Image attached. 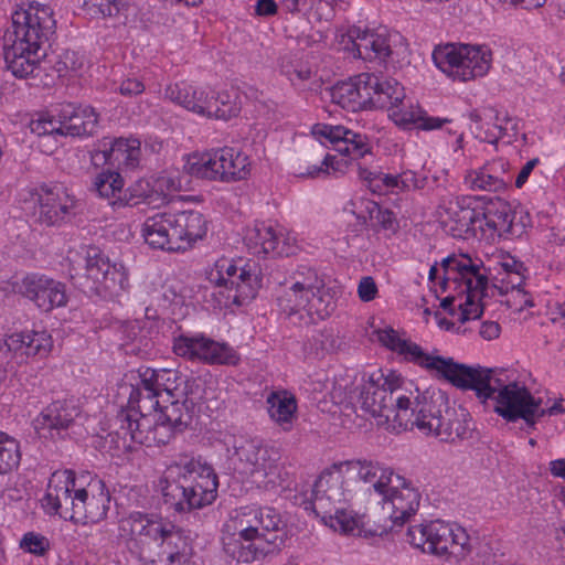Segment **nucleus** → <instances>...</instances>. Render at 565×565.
<instances>
[{"mask_svg": "<svg viewBox=\"0 0 565 565\" xmlns=\"http://www.w3.org/2000/svg\"><path fill=\"white\" fill-rule=\"evenodd\" d=\"M508 163L495 160L481 168L470 170L465 175V184L472 191L499 192L507 188L510 179H505Z\"/></svg>", "mask_w": 565, "mask_h": 565, "instance_id": "nucleus-36", "label": "nucleus"}, {"mask_svg": "<svg viewBox=\"0 0 565 565\" xmlns=\"http://www.w3.org/2000/svg\"><path fill=\"white\" fill-rule=\"evenodd\" d=\"M382 498L386 504H391L390 519L393 525L397 526L407 522L417 512L420 503L418 490L399 475H396L388 486L387 495Z\"/></svg>", "mask_w": 565, "mask_h": 565, "instance_id": "nucleus-28", "label": "nucleus"}, {"mask_svg": "<svg viewBox=\"0 0 565 565\" xmlns=\"http://www.w3.org/2000/svg\"><path fill=\"white\" fill-rule=\"evenodd\" d=\"M348 162L345 159L338 160L334 156L326 154L323 156V159L321 161V164H313L312 167H309L306 172H300L299 177H307V178H317L320 174H330L331 170L335 172H344V168H347Z\"/></svg>", "mask_w": 565, "mask_h": 565, "instance_id": "nucleus-51", "label": "nucleus"}, {"mask_svg": "<svg viewBox=\"0 0 565 565\" xmlns=\"http://www.w3.org/2000/svg\"><path fill=\"white\" fill-rule=\"evenodd\" d=\"M141 232L150 247L179 252L205 236L207 221L195 210L164 211L147 217Z\"/></svg>", "mask_w": 565, "mask_h": 565, "instance_id": "nucleus-7", "label": "nucleus"}, {"mask_svg": "<svg viewBox=\"0 0 565 565\" xmlns=\"http://www.w3.org/2000/svg\"><path fill=\"white\" fill-rule=\"evenodd\" d=\"M139 156L140 142L137 139L107 137L99 142L93 159L111 166L122 164L127 168H135L139 162Z\"/></svg>", "mask_w": 565, "mask_h": 565, "instance_id": "nucleus-32", "label": "nucleus"}, {"mask_svg": "<svg viewBox=\"0 0 565 565\" xmlns=\"http://www.w3.org/2000/svg\"><path fill=\"white\" fill-rule=\"evenodd\" d=\"M408 380L391 372L384 376L373 373L360 387L358 403L363 412L371 415L379 426L391 431L394 415L399 414L398 396L405 395Z\"/></svg>", "mask_w": 565, "mask_h": 565, "instance_id": "nucleus-10", "label": "nucleus"}, {"mask_svg": "<svg viewBox=\"0 0 565 565\" xmlns=\"http://www.w3.org/2000/svg\"><path fill=\"white\" fill-rule=\"evenodd\" d=\"M550 471L554 477L565 478V458L552 460Z\"/></svg>", "mask_w": 565, "mask_h": 565, "instance_id": "nucleus-64", "label": "nucleus"}, {"mask_svg": "<svg viewBox=\"0 0 565 565\" xmlns=\"http://www.w3.org/2000/svg\"><path fill=\"white\" fill-rule=\"evenodd\" d=\"M235 455L238 458V470L247 476L265 478L275 467L278 452L257 439H244L234 444Z\"/></svg>", "mask_w": 565, "mask_h": 565, "instance_id": "nucleus-26", "label": "nucleus"}, {"mask_svg": "<svg viewBox=\"0 0 565 565\" xmlns=\"http://www.w3.org/2000/svg\"><path fill=\"white\" fill-rule=\"evenodd\" d=\"M502 6L513 9L533 10L544 6L546 0H495Z\"/></svg>", "mask_w": 565, "mask_h": 565, "instance_id": "nucleus-59", "label": "nucleus"}, {"mask_svg": "<svg viewBox=\"0 0 565 565\" xmlns=\"http://www.w3.org/2000/svg\"><path fill=\"white\" fill-rule=\"evenodd\" d=\"M86 278L89 289L116 295L128 286V276L122 264H111L96 246H88L85 254Z\"/></svg>", "mask_w": 565, "mask_h": 565, "instance_id": "nucleus-17", "label": "nucleus"}, {"mask_svg": "<svg viewBox=\"0 0 565 565\" xmlns=\"http://www.w3.org/2000/svg\"><path fill=\"white\" fill-rule=\"evenodd\" d=\"M36 201L34 215L43 225L58 226L68 222L75 214V200L62 186H41Z\"/></svg>", "mask_w": 565, "mask_h": 565, "instance_id": "nucleus-22", "label": "nucleus"}, {"mask_svg": "<svg viewBox=\"0 0 565 565\" xmlns=\"http://www.w3.org/2000/svg\"><path fill=\"white\" fill-rule=\"evenodd\" d=\"M79 413V407L74 401H55L40 413L34 419L33 425L40 435H44V430L50 433L56 430L60 433L61 430L67 429Z\"/></svg>", "mask_w": 565, "mask_h": 565, "instance_id": "nucleus-33", "label": "nucleus"}, {"mask_svg": "<svg viewBox=\"0 0 565 565\" xmlns=\"http://www.w3.org/2000/svg\"><path fill=\"white\" fill-rule=\"evenodd\" d=\"M157 546L151 548L152 556L143 563L164 565H183L189 561V544L180 531L173 527L162 526L160 539L156 540Z\"/></svg>", "mask_w": 565, "mask_h": 565, "instance_id": "nucleus-30", "label": "nucleus"}, {"mask_svg": "<svg viewBox=\"0 0 565 565\" xmlns=\"http://www.w3.org/2000/svg\"><path fill=\"white\" fill-rule=\"evenodd\" d=\"M18 291L45 312L55 307H63L67 302L64 284L45 275L31 274L25 276L19 285Z\"/></svg>", "mask_w": 565, "mask_h": 565, "instance_id": "nucleus-25", "label": "nucleus"}, {"mask_svg": "<svg viewBox=\"0 0 565 565\" xmlns=\"http://www.w3.org/2000/svg\"><path fill=\"white\" fill-rule=\"evenodd\" d=\"M440 218L444 230L455 238L476 236L480 228L479 210L471 206L470 198H456L440 205Z\"/></svg>", "mask_w": 565, "mask_h": 565, "instance_id": "nucleus-21", "label": "nucleus"}, {"mask_svg": "<svg viewBox=\"0 0 565 565\" xmlns=\"http://www.w3.org/2000/svg\"><path fill=\"white\" fill-rule=\"evenodd\" d=\"M162 526L148 514L134 512L119 521V535L129 552L145 562L152 556L151 548L157 546L156 540L160 539Z\"/></svg>", "mask_w": 565, "mask_h": 565, "instance_id": "nucleus-16", "label": "nucleus"}, {"mask_svg": "<svg viewBox=\"0 0 565 565\" xmlns=\"http://www.w3.org/2000/svg\"><path fill=\"white\" fill-rule=\"evenodd\" d=\"M196 414V401L193 394L162 401L150 435L145 434L147 447L168 444L175 435L188 428Z\"/></svg>", "mask_w": 565, "mask_h": 565, "instance_id": "nucleus-15", "label": "nucleus"}, {"mask_svg": "<svg viewBox=\"0 0 565 565\" xmlns=\"http://www.w3.org/2000/svg\"><path fill=\"white\" fill-rule=\"evenodd\" d=\"M267 404L271 419L282 426L285 430H289L297 411L295 396L287 391L273 392L267 397Z\"/></svg>", "mask_w": 565, "mask_h": 565, "instance_id": "nucleus-44", "label": "nucleus"}, {"mask_svg": "<svg viewBox=\"0 0 565 565\" xmlns=\"http://www.w3.org/2000/svg\"><path fill=\"white\" fill-rule=\"evenodd\" d=\"M77 489L75 473L72 470L54 472L44 497L45 507L61 518L72 521V513L76 511L75 490Z\"/></svg>", "mask_w": 565, "mask_h": 565, "instance_id": "nucleus-27", "label": "nucleus"}, {"mask_svg": "<svg viewBox=\"0 0 565 565\" xmlns=\"http://www.w3.org/2000/svg\"><path fill=\"white\" fill-rule=\"evenodd\" d=\"M433 60L454 81L467 82L489 72L492 52L484 45L447 43L435 47Z\"/></svg>", "mask_w": 565, "mask_h": 565, "instance_id": "nucleus-12", "label": "nucleus"}, {"mask_svg": "<svg viewBox=\"0 0 565 565\" xmlns=\"http://www.w3.org/2000/svg\"><path fill=\"white\" fill-rule=\"evenodd\" d=\"M255 12L260 17H270L277 12V4L274 0H257Z\"/></svg>", "mask_w": 565, "mask_h": 565, "instance_id": "nucleus-62", "label": "nucleus"}, {"mask_svg": "<svg viewBox=\"0 0 565 565\" xmlns=\"http://www.w3.org/2000/svg\"><path fill=\"white\" fill-rule=\"evenodd\" d=\"M220 268L216 282L220 288L218 294L225 299V306H242L255 298L260 287V279L249 266L237 267L234 264H227L225 273L222 270L224 265Z\"/></svg>", "mask_w": 565, "mask_h": 565, "instance_id": "nucleus-18", "label": "nucleus"}, {"mask_svg": "<svg viewBox=\"0 0 565 565\" xmlns=\"http://www.w3.org/2000/svg\"><path fill=\"white\" fill-rule=\"evenodd\" d=\"M395 476L391 468L377 461L358 459L335 462L321 472L310 495H303L299 505L315 513L334 532L360 536L366 533L362 519L343 504L363 490L373 489L379 495L386 497Z\"/></svg>", "mask_w": 565, "mask_h": 565, "instance_id": "nucleus-1", "label": "nucleus"}, {"mask_svg": "<svg viewBox=\"0 0 565 565\" xmlns=\"http://www.w3.org/2000/svg\"><path fill=\"white\" fill-rule=\"evenodd\" d=\"M405 384L407 388L402 390L406 394L398 396L399 414L394 415L391 431L399 434L416 427L425 434L435 435L436 425L441 423L444 409L448 407V399L441 392H420L413 381L408 380Z\"/></svg>", "mask_w": 565, "mask_h": 565, "instance_id": "nucleus-8", "label": "nucleus"}, {"mask_svg": "<svg viewBox=\"0 0 565 565\" xmlns=\"http://www.w3.org/2000/svg\"><path fill=\"white\" fill-rule=\"evenodd\" d=\"M124 180L116 171L104 170L99 172L94 181L93 189L100 198L111 200L113 207L125 206L126 201L121 198Z\"/></svg>", "mask_w": 565, "mask_h": 565, "instance_id": "nucleus-45", "label": "nucleus"}, {"mask_svg": "<svg viewBox=\"0 0 565 565\" xmlns=\"http://www.w3.org/2000/svg\"><path fill=\"white\" fill-rule=\"evenodd\" d=\"M279 68L281 74L296 84L310 78L311 71L306 63L296 53H285L279 57Z\"/></svg>", "mask_w": 565, "mask_h": 565, "instance_id": "nucleus-46", "label": "nucleus"}, {"mask_svg": "<svg viewBox=\"0 0 565 565\" xmlns=\"http://www.w3.org/2000/svg\"><path fill=\"white\" fill-rule=\"evenodd\" d=\"M441 362L439 376L461 390H472L477 397L484 403L495 401L494 412L508 422L524 419L526 425L534 428V415L540 412V398H535L525 386L518 383L504 384L493 375V371L481 366H468L457 363L452 358Z\"/></svg>", "mask_w": 565, "mask_h": 565, "instance_id": "nucleus-2", "label": "nucleus"}, {"mask_svg": "<svg viewBox=\"0 0 565 565\" xmlns=\"http://www.w3.org/2000/svg\"><path fill=\"white\" fill-rule=\"evenodd\" d=\"M397 180L398 190L411 191L424 189L427 185L428 178L423 171L416 172L406 169L397 174Z\"/></svg>", "mask_w": 565, "mask_h": 565, "instance_id": "nucleus-52", "label": "nucleus"}, {"mask_svg": "<svg viewBox=\"0 0 565 565\" xmlns=\"http://www.w3.org/2000/svg\"><path fill=\"white\" fill-rule=\"evenodd\" d=\"M25 332L13 333L4 340V345L8 351L23 358L25 356Z\"/></svg>", "mask_w": 565, "mask_h": 565, "instance_id": "nucleus-57", "label": "nucleus"}, {"mask_svg": "<svg viewBox=\"0 0 565 565\" xmlns=\"http://www.w3.org/2000/svg\"><path fill=\"white\" fill-rule=\"evenodd\" d=\"M480 230L483 225L497 233L499 236L509 237L510 226L512 222V207L501 199L490 202L483 211L479 210Z\"/></svg>", "mask_w": 565, "mask_h": 565, "instance_id": "nucleus-41", "label": "nucleus"}, {"mask_svg": "<svg viewBox=\"0 0 565 565\" xmlns=\"http://www.w3.org/2000/svg\"><path fill=\"white\" fill-rule=\"evenodd\" d=\"M366 81L370 83L367 89L371 100L367 109L380 108L390 110L397 103H402L406 95L404 87L394 78L366 73Z\"/></svg>", "mask_w": 565, "mask_h": 565, "instance_id": "nucleus-35", "label": "nucleus"}, {"mask_svg": "<svg viewBox=\"0 0 565 565\" xmlns=\"http://www.w3.org/2000/svg\"><path fill=\"white\" fill-rule=\"evenodd\" d=\"M247 156L224 147L202 154L189 156L184 170L192 177L222 182L243 180L248 174Z\"/></svg>", "mask_w": 565, "mask_h": 565, "instance_id": "nucleus-13", "label": "nucleus"}, {"mask_svg": "<svg viewBox=\"0 0 565 565\" xmlns=\"http://www.w3.org/2000/svg\"><path fill=\"white\" fill-rule=\"evenodd\" d=\"M21 460L19 443L8 434L0 431V475L17 468Z\"/></svg>", "mask_w": 565, "mask_h": 565, "instance_id": "nucleus-47", "label": "nucleus"}, {"mask_svg": "<svg viewBox=\"0 0 565 565\" xmlns=\"http://www.w3.org/2000/svg\"><path fill=\"white\" fill-rule=\"evenodd\" d=\"M512 222L510 226L509 237H521L526 228L531 226V216L524 210L512 209Z\"/></svg>", "mask_w": 565, "mask_h": 565, "instance_id": "nucleus-54", "label": "nucleus"}, {"mask_svg": "<svg viewBox=\"0 0 565 565\" xmlns=\"http://www.w3.org/2000/svg\"><path fill=\"white\" fill-rule=\"evenodd\" d=\"M30 129L38 136H62V125L60 122V118L55 115V107L45 114H40L36 119H32L30 122Z\"/></svg>", "mask_w": 565, "mask_h": 565, "instance_id": "nucleus-48", "label": "nucleus"}, {"mask_svg": "<svg viewBox=\"0 0 565 565\" xmlns=\"http://www.w3.org/2000/svg\"><path fill=\"white\" fill-rule=\"evenodd\" d=\"M209 107V118L228 120L236 117L242 108L238 90L235 88L217 93L211 90Z\"/></svg>", "mask_w": 565, "mask_h": 565, "instance_id": "nucleus-42", "label": "nucleus"}, {"mask_svg": "<svg viewBox=\"0 0 565 565\" xmlns=\"http://www.w3.org/2000/svg\"><path fill=\"white\" fill-rule=\"evenodd\" d=\"M177 355L190 360H200L210 364H237L239 358L227 344L215 342L204 337L180 335L173 341Z\"/></svg>", "mask_w": 565, "mask_h": 565, "instance_id": "nucleus-20", "label": "nucleus"}, {"mask_svg": "<svg viewBox=\"0 0 565 565\" xmlns=\"http://www.w3.org/2000/svg\"><path fill=\"white\" fill-rule=\"evenodd\" d=\"M366 73H361L348 82H341L331 89L332 102L350 111L367 109L371 100L367 89L371 87L366 81Z\"/></svg>", "mask_w": 565, "mask_h": 565, "instance_id": "nucleus-34", "label": "nucleus"}, {"mask_svg": "<svg viewBox=\"0 0 565 565\" xmlns=\"http://www.w3.org/2000/svg\"><path fill=\"white\" fill-rule=\"evenodd\" d=\"M390 118L399 127L409 129L417 128L420 130L429 131L441 128L446 124H450L448 118H439L428 116L427 111L419 106L406 104L405 99L397 103L388 110Z\"/></svg>", "mask_w": 565, "mask_h": 565, "instance_id": "nucleus-37", "label": "nucleus"}, {"mask_svg": "<svg viewBox=\"0 0 565 565\" xmlns=\"http://www.w3.org/2000/svg\"><path fill=\"white\" fill-rule=\"evenodd\" d=\"M312 135L319 141L311 147V152L315 154H322L323 140L329 141L338 152L353 160L361 159L371 152L369 138L365 135L354 132L343 126L317 124L312 127Z\"/></svg>", "mask_w": 565, "mask_h": 565, "instance_id": "nucleus-19", "label": "nucleus"}, {"mask_svg": "<svg viewBox=\"0 0 565 565\" xmlns=\"http://www.w3.org/2000/svg\"><path fill=\"white\" fill-rule=\"evenodd\" d=\"M25 358L45 356L52 348V339L46 332H25Z\"/></svg>", "mask_w": 565, "mask_h": 565, "instance_id": "nucleus-49", "label": "nucleus"}, {"mask_svg": "<svg viewBox=\"0 0 565 565\" xmlns=\"http://www.w3.org/2000/svg\"><path fill=\"white\" fill-rule=\"evenodd\" d=\"M278 300L288 315L305 310L311 321L326 319L335 308L323 279L310 268L298 271L291 287Z\"/></svg>", "mask_w": 565, "mask_h": 565, "instance_id": "nucleus-11", "label": "nucleus"}, {"mask_svg": "<svg viewBox=\"0 0 565 565\" xmlns=\"http://www.w3.org/2000/svg\"><path fill=\"white\" fill-rule=\"evenodd\" d=\"M55 30L56 21L49 6L31 2L28 8L17 9L3 36L7 68L19 78L33 76Z\"/></svg>", "mask_w": 565, "mask_h": 565, "instance_id": "nucleus-3", "label": "nucleus"}, {"mask_svg": "<svg viewBox=\"0 0 565 565\" xmlns=\"http://www.w3.org/2000/svg\"><path fill=\"white\" fill-rule=\"evenodd\" d=\"M217 476L202 459L182 456L159 480L163 503L177 512H190L214 502Z\"/></svg>", "mask_w": 565, "mask_h": 565, "instance_id": "nucleus-6", "label": "nucleus"}, {"mask_svg": "<svg viewBox=\"0 0 565 565\" xmlns=\"http://www.w3.org/2000/svg\"><path fill=\"white\" fill-rule=\"evenodd\" d=\"M441 423H437L436 437L443 441H455L470 437V415L463 407H446Z\"/></svg>", "mask_w": 565, "mask_h": 565, "instance_id": "nucleus-40", "label": "nucleus"}, {"mask_svg": "<svg viewBox=\"0 0 565 565\" xmlns=\"http://www.w3.org/2000/svg\"><path fill=\"white\" fill-rule=\"evenodd\" d=\"M76 511L72 513V522L95 524L104 520L109 509L110 495L102 480L90 481L86 487L75 490Z\"/></svg>", "mask_w": 565, "mask_h": 565, "instance_id": "nucleus-23", "label": "nucleus"}, {"mask_svg": "<svg viewBox=\"0 0 565 565\" xmlns=\"http://www.w3.org/2000/svg\"><path fill=\"white\" fill-rule=\"evenodd\" d=\"M141 373L147 375L149 382H152L162 401L163 398L171 399L182 397L185 394H194V387L199 388L194 380H183L173 370L148 367Z\"/></svg>", "mask_w": 565, "mask_h": 565, "instance_id": "nucleus-39", "label": "nucleus"}, {"mask_svg": "<svg viewBox=\"0 0 565 565\" xmlns=\"http://www.w3.org/2000/svg\"><path fill=\"white\" fill-rule=\"evenodd\" d=\"M500 331H501V328L498 322L484 321V322H482V324L480 327L479 333H480L481 338L490 341V340L497 339L500 334Z\"/></svg>", "mask_w": 565, "mask_h": 565, "instance_id": "nucleus-61", "label": "nucleus"}, {"mask_svg": "<svg viewBox=\"0 0 565 565\" xmlns=\"http://www.w3.org/2000/svg\"><path fill=\"white\" fill-rule=\"evenodd\" d=\"M507 127L501 124H494L491 131H487L484 137H481L483 141L489 143H497L500 138L505 134Z\"/></svg>", "mask_w": 565, "mask_h": 565, "instance_id": "nucleus-63", "label": "nucleus"}, {"mask_svg": "<svg viewBox=\"0 0 565 565\" xmlns=\"http://www.w3.org/2000/svg\"><path fill=\"white\" fill-rule=\"evenodd\" d=\"M161 406L160 393L147 375L140 373V381L130 386L127 407L116 415L115 430L105 437L104 447L113 457H121L131 452L136 445L145 446L143 436L150 435Z\"/></svg>", "mask_w": 565, "mask_h": 565, "instance_id": "nucleus-5", "label": "nucleus"}, {"mask_svg": "<svg viewBox=\"0 0 565 565\" xmlns=\"http://www.w3.org/2000/svg\"><path fill=\"white\" fill-rule=\"evenodd\" d=\"M164 97L189 111L207 117L211 90L206 88L179 82L167 86Z\"/></svg>", "mask_w": 565, "mask_h": 565, "instance_id": "nucleus-38", "label": "nucleus"}, {"mask_svg": "<svg viewBox=\"0 0 565 565\" xmlns=\"http://www.w3.org/2000/svg\"><path fill=\"white\" fill-rule=\"evenodd\" d=\"M394 189H398L397 174H387L377 172L372 183V192L377 194H384Z\"/></svg>", "mask_w": 565, "mask_h": 565, "instance_id": "nucleus-55", "label": "nucleus"}, {"mask_svg": "<svg viewBox=\"0 0 565 565\" xmlns=\"http://www.w3.org/2000/svg\"><path fill=\"white\" fill-rule=\"evenodd\" d=\"M119 93L124 96H136L145 90V85L138 78H127L119 85Z\"/></svg>", "mask_w": 565, "mask_h": 565, "instance_id": "nucleus-58", "label": "nucleus"}, {"mask_svg": "<svg viewBox=\"0 0 565 565\" xmlns=\"http://www.w3.org/2000/svg\"><path fill=\"white\" fill-rule=\"evenodd\" d=\"M244 241L253 254L267 255L276 252L279 244V236L270 225L257 223L253 227L247 228Z\"/></svg>", "mask_w": 565, "mask_h": 565, "instance_id": "nucleus-43", "label": "nucleus"}, {"mask_svg": "<svg viewBox=\"0 0 565 565\" xmlns=\"http://www.w3.org/2000/svg\"><path fill=\"white\" fill-rule=\"evenodd\" d=\"M19 546L26 553L44 556L51 550V542L43 534L31 531L22 536Z\"/></svg>", "mask_w": 565, "mask_h": 565, "instance_id": "nucleus-50", "label": "nucleus"}, {"mask_svg": "<svg viewBox=\"0 0 565 565\" xmlns=\"http://www.w3.org/2000/svg\"><path fill=\"white\" fill-rule=\"evenodd\" d=\"M358 295L364 302L373 300L377 295V286L371 276L363 277L358 286Z\"/></svg>", "mask_w": 565, "mask_h": 565, "instance_id": "nucleus-56", "label": "nucleus"}, {"mask_svg": "<svg viewBox=\"0 0 565 565\" xmlns=\"http://www.w3.org/2000/svg\"><path fill=\"white\" fill-rule=\"evenodd\" d=\"M227 526L234 532L224 539V551L238 563L254 562L279 548L286 540L280 514L269 507L242 508Z\"/></svg>", "mask_w": 565, "mask_h": 565, "instance_id": "nucleus-4", "label": "nucleus"}, {"mask_svg": "<svg viewBox=\"0 0 565 565\" xmlns=\"http://www.w3.org/2000/svg\"><path fill=\"white\" fill-rule=\"evenodd\" d=\"M444 271L441 286L445 290L452 282L456 287H465L462 292L466 299L459 305L461 310L460 321L478 319L483 312L480 300L487 296L488 275L481 263L473 262L466 255H449L440 263Z\"/></svg>", "mask_w": 565, "mask_h": 565, "instance_id": "nucleus-9", "label": "nucleus"}, {"mask_svg": "<svg viewBox=\"0 0 565 565\" xmlns=\"http://www.w3.org/2000/svg\"><path fill=\"white\" fill-rule=\"evenodd\" d=\"M407 540L424 553L456 557L466 553L469 542L463 529L454 530L449 524L439 520L408 527Z\"/></svg>", "mask_w": 565, "mask_h": 565, "instance_id": "nucleus-14", "label": "nucleus"}, {"mask_svg": "<svg viewBox=\"0 0 565 565\" xmlns=\"http://www.w3.org/2000/svg\"><path fill=\"white\" fill-rule=\"evenodd\" d=\"M377 340L391 351L403 355L407 362L415 363L429 371H436L439 374L441 362L445 358L430 355L416 344L406 339L399 338L393 328H385L376 331Z\"/></svg>", "mask_w": 565, "mask_h": 565, "instance_id": "nucleus-29", "label": "nucleus"}, {"mask_svg": "<svg viewBox=\"0 0 565 565\" xmlns=\"http://www.w3.org/2000/svg\"><path fill=\"white\" fill-rule=\"evenodd\" d=\"M340 44L354 57L364 61H385L392 54L391 45L384 34L362 30L359 26H351L347 33L341 34Z\"/></svg>", "mask_w": 565, "mask_h": 565, "instance_id": "nucleus-24", "label": "nucleus"}, {"mask_svg": "<svg viewBox=\"0 0 565 565\" xmlns=\"http://www.w3.org/2000/svg\"><path fill=\"white\" fill-rule=\"evenodd\" d=\"M539 158H533L522 167L515 179V186L518 189H521L526 183L530 174L532 173L533 169L539 164Z\"/></svg>", "mask_w": 565, "mask_h": 565, "instance_id": "nucleus-60", "label": "nucleus"}, {"mask_svg": "<svg viewBox=\"0 0 565 565\" xmlns=\"http://www.w3.org/2000/svg\"><path fill=\"white\" fill-rule=\"evenodd\" d=\"M55 115L62 125V136L82 137L93 135L98 125L95 109L75 106L72 103L55 106Z\"/></svg>", "mask_w": 565, "mask_h": 565, "instance_id": "nucleus-31", "label": "nucleus"}, {"mask_svg": "<svg viewBox=\"0 0 565 565\" xmlns=\"http://www.w3.org/2000/svg\"><path fill=\"white\" fill-rule=\"evenodd\" d=\"M369 217L375 225L384 230H392L394 227L395 217L394 213L387 209H383L380 204L369 201L365 206Z\"/></svg>", "mask_w": 565, "mask_h": 565, "instance_id": "nucleus-53", "label": "nucleus"}]
</instances>
